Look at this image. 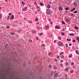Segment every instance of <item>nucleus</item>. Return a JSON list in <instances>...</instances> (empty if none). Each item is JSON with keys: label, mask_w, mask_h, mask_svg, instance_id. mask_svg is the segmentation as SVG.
<instances>
[{"label": "nucleus", "mask_w": 79, "mask_h": 79, "mask_svg": "<svg viewBox=\"0 0 79 79\" xmlns=\"http://www.w3.org/2000/svg\"><path fill=\"white\" fill-rule=\"evenodd\" d=\"M14 15H12L10 19H14Z\"/></svg>", "instance_id": "obj_4"}, {"label": "nucleus", "mask_w": 79, "mask_h": 79, "mask_svg": "<svg viewBox=\"0 0 79 79\" xmlns=\"http://www.w3.org/2000/svg\"><path fill=\"white\" fill-rule=\"evenodd\" d=\"M73 9L74 11V10H76V8H73Z\"/></svg>", "instance_id": "obj_56"}, {"label": "nucleus", "mask_w": 79, "mask_h": 79, "mask_svg": "<svg viewBox=\"0 0 79 79\" xmlns=\"http://www.w3.org/2000/svg\"><path fill=\"white\" fill-rule=\"evenodd\" d=\"M49 68H51V67H52V65H49Z\"/></svg>", "instance_id": "obj_46"}, {"label": "nucleus", "mask_w": 79, "mask_h": 79, "mask_svg": "<svg viewBox=\"0 0 79 79\" xmlns=\"http://www.w3.org/2000/svg\"><path fill=\"white\" fill-rule=\"evenodd\" d=\"M26 10V9H23V11H25Z\"/></svg>", "instance_id": "obj_26"}, {"label": "nucleus", "mask_w": 79, "mask_h": 79, "mask_svg": "<svg viewBox=\"0 0 79 79\" xmlns=\"http://www.w3.org/2000/svg\"><path fill=\"white\" fill-rule=\"evenodd\" d=\"M58 39L59 40H61V38L60 37H59Z\"/></svg>", "instance_id": "obj_25"}, {"label": "nucleus", "mask_w": 79, "mask_h": 79, "mask_svg": "<svg viewBox=\"0 0 79 79\" xmlns=\"http://www.w3.org/2000/svg\"><path fill=\"white\" fill-rule=\"evenodd\" d=\"M69 69V67H67V68H66V69H64V70L65 71H68Z\"/></svg>", "instance_id": "obj_5"}, {"label": "nucleus", "mask_w": 79, "mask_h": 79, "mask_svg": "<svg viewBox=\"0 0 79 79\" xmlns=\"http://www.w3.org/2000/svg\"><path fill=\"white\" fill-rule=\"evenodd\" d=\"M7 45H8V44H6L5 46L6 48V47H7Z\"/></svg>", "instance_id": "obj_60"}, {"label": "nucleus", "mask_w": 79, "mask_h": 79, "mask_svg": "<svg viewBox=\"0 0 79 79\" xmlns=\"http://www.w3.org/2000/svg\"><path fill=\"white\" fill-rule=\"evenodd\" d=\"M73 11H74L73 9H72V10H71V12H73Z\"/></svg>", "instance_id": "obj_61"}, {"label": "nucleus", "mask_w": 79, "mask_h": 79, "mask_svg": "<svg viewBox=\"0 0 79 79\" xmlns=\"http://www.w3.org/2000/svg\"><path fill=\"white\" fill-rule=\"evenodd\" d=\"M73 11H74L73 9H72V10H71V12H73Z\"/></svg>", "instance_id": "obj_63"}, {"label": "nucleus", "mask_w": 79, "mask_h": 79, "mask_svg": "<svg viewBox=\"0 0 79 79\" xmlns=\"http://www.w3.org/2000/svg\"><path fill=\"white\" fill-rule=\"evenodd\" d=\"M73 11H74L73 9H72V10H71V12H73Z\"/></svg>", "instance_id": "obj_62"}, {"label": "nucleus", "mask_w": 79, "mask_h": 79, "mask_svg": "<svg viewBox=\"0 0 79 79\" xmlns=\"http://www.w3.org/2000/svg\"><path fill=\"white\" fill-rule=\"evenodd\" d=\"M70 15H71V16H73V15H73V14H70Z\"/></svg>", "instance_id": "obj_59"}, {"label": "nucleus", "mask_w": 79, "mask_h": 79, "mask_svg": "<svg viewBox=\"0 0 79 79\" xmlns=\"http://www.w3.org/2000/svg\"><path fill=\"white\" fill-rule=\"evenodd\" d=\"M46 13L48 15H50V11L49 10L47 9L46 10Z\"/></svg>", "instance_id": "obj_2"}, {"label": "nucleus", "mask_w": 79, "mask_h": 79, "mask_svg": "<svg viewBox=\"0 0 79 79\" xmlns=\"http://www.w3.org/2000/svg\"><path fill=\"white\" fill-rule=\"evenodd\" d=\"M48 37H52V34L51 33H49L48 34Z\"/></svg>", "instance_id": "obj_3"}, {"label": "nucleus", "mask_w": 79, "mask_h": 79, "mask_svg": "<svg viewBox=\"0 0 79 79\" xmlns=\"http://www.w3.org/2000/svg\"><path fill=\"white\" fill-rule=\"evenodd\" d=\"M59 10L60 11L62 10V8L61 7H59Z\"/></svg>", "instance_id": "obj_11"}, {"label": "nucleus", "mask_w": 79, "mask_h": 79, "mask_svg": "<svg viewBox=\"0 0 79 79\" xmlns=\"http://www.w3.org/2000/svg\"><path fill=\"white\" fill-rule=\"evenodd\" d=\"M68 9H69V8L68 7L66 8L65 9V10H68Z\"/></svg>", "instance_id": "obj_34"}, {"label": "nucleus", "mask_w": 79, "mask_h": 79, "mask_svg": "<svg viewBox=\"0 0 79 79\" xmlns=\"http://www.w3.org/2000/svg\"><path fill=\"white\" fill-rule=\"evenodd\" d=\"M77 40H78V42H79V37H77Z\"/></svg>", "instance_id": "obj_31"}, {"label": "nucleus", "mask_w": 79, "mask_h": 79, "mask_svg": "<svg viewBox=\"0 0 79 79\" xmlns=\"http://www.w3.org/2000/svg\"><path fill=\"white\" fill-rule=\"evenodd\" d=\"M39 34L40 35H42L43 34V33H39Z\"/></svg>", "instance_id": "obj_30"}, {"label": "nucleus", "mask_w": 79, "mask_h": 79, "mask_svg": "<svg viewBox=\"0 0 79 79\" xmlns=\"http://www.w3.org/2000/svg\"><path fill=\"white\" fill-rule=\"evenodd\" d=\"M72 56H73V55L72 54L70 56H69V58H71Z\"/></svg>", "instance_id": "obj_19"}, {"label": "nucleus", "mask_w": 79, "mask_h": 79, "mask_svg": "<svg viewBox=\"0 0 79 79\" xmlns=\"http://www.w3.org/2000/svg\"><path fill=\"white\" fill-rule=\"evenodd\" d=\"M54 69H57V68L56 67H53Z\"/></svg>", "instance_id": "obj_40"}, {"label": "nucleus", "mask_w": 79, "mask_h": 79, "mask_svg": "<svg viewBox=\"0 0 79 79\" xmlns=\"http://www.w3.org/2000/svg\"><path fill=\"white\" fill-rule=\"evenodd\" d=\"M75 29H78L79 28H78V27H77L75 26Z\"/></svg>", "instance_id": "obj_18"}, {"label": "nucleus", "mask_w": 79, "mask_h": 79, "mask_svg": "<svg viewBox=\"0 0 79 79\" xmlns=\"http://www.w3.org/2000/svg\"><path fill=\"white\" fill-rule=\"evenodd\" d=\"M40 6H44V4H43V3H42V2H40Z\"/></svg>", "instance_id": "obj_13"}, {"label": "nucleus", "mask_w": 79, "mask_h": 79, "mask_svg": "<svg viewBox=\"0 0 79 79\" xmlns=\"http://www.w3.org/2000/svg\"><path fill=\"white\" fill-rule=\"evenodd\" d=\"M22 3L23 4V5H24V2H22Z\"/></svg>", "instance_id": "obj_39"}, {"label": "nucleus", "mask_w": 79, "mask_h": 79, "mask_svg": "<svg viewBox=\"0 0 79 79\" xmlns=\"http://www.w3.org/2000/svg\"><path fill=\"white\" fill-rule=\"evenodd\" d=\"M60 63H61L62 62H63V60H61L60 61Z\"/></svg>", "instance_id": "obj_50"}, {"label": "nucleus", "mask_w": 79, "mask_h": 79, "mask_svg": "<svg viewBox=\"0 0 79 79\" xmlns=\"http://www.w3.org/2000/svg\"><path fill=\"white\" fill-rule=\"evenodd\" d=\"M55 27L56 29H60V27L58 26H56Z\"/></svg>", "instance_id": "obj_7"}, {"label": "nucleus", "mask_w": 79, "mask_h": 79, "mask_svg": "<svg viewBox=\"0 0 79 79\" xmlns=\"http://www.w3.org/2000/svg\"><path fill=\"white\" fill-rule=\"evenodd\" d=\"M58 45H59V46H62L63 45L62 42L60 41H59L58 43Z\"/></svg>", "instance_id": "obj_1"}, {"label": "nucleus", "mask_w": 79, "mask_h": 79, "mask_svg": "<svg viewBox=\"0 0 79 79\" xmlns=\"http://www.w3.org/2000/svg\"><path fill=\"white\" fill-rule=\"evenodd\" d=\"M65 45H66V47H67V48H68V45L67 44H65Z\"/></svg>", "instance_id": "obj_38"}, {"label": "nucleus", "mask_w": 79, "mask_h": 79, "mask_svg": "<svg viewBox=\"0 0 79 79\" xmlns=\"http://www.w3.org/2000/svg\"><path fill=\"white\" fill-rule=\"evenodd\" d=\"M36 39L37 40H39V38H38V37H36Z\"/></svg>", "instance_id": "obj_45"}, {"label": "nucleus", "mask_w": 79, "mask_h": 79, "mask_svg": "<svg viewBox=\"0 0 79 79\" xmlns=\"http://www.w3.org/2000/svg\"><path fill=\"white\" fill-rule=\"evenodd\" d=\"M24 8L25 9H26V10H27V6H25Z\"/></svg>", "instance_id": "obj_48"}, {"label": "nucleus", "mask_w": 79, "mask_h": 79, "mask_svg": "<svg viewBox=\"0 0 79 79\" xmlns=\"http://www.w3.org/2000/svg\"><path fill=\"white\" fill-rule=\"evenodd\" d=\"M29 23H30V24H32V21H31V20H30L29 21Z\"/></svg>", "instance_id": "obj_32"}, {"label": "nucleus", "mask_w": 79, "mask_h": 79, "mask_svg": "<svg viewBox=\"0 0 79 79\" xmlns=\"http://www.w3.org/2000/svg\"><path fill=\"white\" fill-rule=\"evenodd\" d=\"M74 73V71H73V70H71L70 71L71 73Z\"/></svg>", "instance_id": "obj_33"}, {"label": "nucleus", "mask_w": 79, "mask_h": 79, "mask_svg": "<svg viewBox=\"0 0 79 79\" xmlns=\"http://www.w3.org/2000/svg\"><path fill=\"white\" fill-rule=\"evenodd\" d=\"M22 31V29L19 30L18 31V33H19L20 32H21Z\"/></svg>", "instance_id": "obj_15"}, {"label": "nucleus", "mask_w": 79, "mask_h": 79, "mask_svg": "<svg viewBox=\"0 0 79 79\" xmlns=\"http://www.w3.org/2000/svg\"><path fill=\"white\" fill-rule=\"evenodd\" d=\"M48 8H50V6L49 5H48Z\"/></svg>", "instance_id": "obj_22"}, {"label": "nucleus", "mask_w": 79, "mask_h": 79, "mask_svg": "<svg viewBox=\"0 0 79 79\" xmlns=\"http://www.w3.org/2000/svg\"><path fill=\"white\" fill-rule=\"evenodd\" d=\"M63 53H64V52H61L60 54V55H63Z\"/></svg>", "instance_id": "obj_20"}, {"label": "nucleus", "mask_w": 79, "mask_h": 79, "mask_svg": "<svg viewBox=\"0 0 79 79\" xmlns=\"http://www.w3.org/2000/svg\"><path fill=\"white\" fill-rule=\"evenodd\" d=\"M7 29H9V28H10V27H9V26L7 27Z\"/></svg>", "instance_id": "obj_58"}, {"label": "nucleus", "mask_w": 79, "mask_h": 79, "mask_svg": "<svg viewBox=\"0 0 79 79\" xmlns=\"http://www.w3.org/2000/svg\"><path fill=\"white\" fill-rule=\"evenodd\" d=\"M73 42H76V40H73Z\"/></svg>", "instance_id": "obj_37"}, {"label": "nucleus", "mask_w": 79, "mask_h": 79, "mask_svg": "<svg viewBox=\"0 0 79 79\" xmlns=\"http://www.w3.org/2000/svg\"><path fill=\"white\" fill-rule=\"evenodd\" d=\"M66 20L67 21V22H69V20L67 18L66 19Z\"/></svg>", "instance_id": "obj_14"}, {"label": "nucleus", "mask_w": 79, "mask_h": 79, "mask_svg": "<svg viewBox=\"0 0 79 79\" xmlns=\"http://www.w3.org/2000/svg\"><path fill=\"white\" fill-rule=\"evenodd\" d=\"M61 58H64V55H62L61 56Z\"/></svg>", "instance_id": "obj_24"}, {"label": "nucleus", "mask_w": 79, "mask_h": 79, "mask_svg": "<svg viewBox=\"0 0 79 79\" xmlns=\"http://www.w3.org/2000/svg\"><path fill=\"white\" fill-rule=\"evenodd\" d=\"M62 23L63 24H65V23H64V21H62Z\"/></svg>", "instance_id": "obj_21"}, {"label": "nucleus", "mask_w": 79, "mask_h": 79, "mask_svg": "<svg viewBox=\"0 0 79 79\" xmlns=\"http://www.w3.org/2000/svg\"><path fill=\"white\" fill-rule=\"evenodd\" d=\"M9 15L10 16H11V13H9Z\"/></svg>", "instance_id": "obj_51"}, {"label": "nucleus", "mask_w": 79, "mask_h": 79, "mask_svg": "<svg viewBox=\"0 0 79 79\" xmlns=\"http://www.w3.org/2000/svg\"><path fill=\"white\" fill-rule=\"evenodd\" d=\"M65 30V29L64 28H63L62 29V31H64Z\"/></svg>", "instance_id": "obj_53"}, {"label": "nucleus", "mask_w": 79, "mask_h": 79, "mask_svg": "<svg viewBox=\"0 0 79 79\" xmlns=\"http://www.w3.org/2000/svg\"><path fill=\"white\" fill-rule=\"evenodd\" d=\"M54 76L55 77H56L58 76V74L55 73L54 75Z\"/></svg>", "instance_id": "obj_9"}, {"label": "nucleus", "mask_w": 79, "mask_h": 79, "mask_svg": "<svg viewBox=\"0 0 79 79\" xmlns=\"http://www.w3.org/2000/svg\"><path fill=\"white\" fill-rule=\"evenodd\" d=\"M67 41H71V39H67Z\"/></svg>", "instance_id": "obj_23"}, {"label": "nucleus", "mask_w": 79, "mask_h": 79, "mask_svg": "<svg viewBox=\"0 0 79 79\" xmlns=\"http://www.w3.org/2000/svg\"><path fill=\"white\" fill-rule=\"evenodd\" d=\"M9 18H10V16H8L7 18V20H8V19H9Z\"/></svg>", "instance_id": "obj_42"}, {"label": "nucleus", "mask_w": 79, "mask_h": 79, "mask_svg": "<svg viewBox=\"0 0 79 79\" xmlns=\"http://www.w3.org/2000/svg\"><path fill=\"white\" fill-rule=\"evenodd\" d=\"M56 40H55L54 41V43H56Z\"/></svg>", "instance_id": "obj_54"}, {"label": "nucleus", "mask_w": 79, "mask_h": 79, "mask_svg": "<svg viewBox=\"0 0 79 79\" xmlns=\"http://www.w3.org/2000/svg\"><path fill=\"white\" fill-rule=\"evenodd\" d=\"M11 35H14V34H15V33H14V32H11Z\"/></svg>", "instance_id": "obj_29"}, {"label": "nucleus", "mask_w": 79, "mask_h": 79, "mask_svg": "<svg viewBox=\"0 0 79 79\" xmlns=\"http://www.w3.org/2000/svg\"><path fill=\"white\" fill-rule=\"evenodd\" d=\"M52 54V52H50L49 53H48V55H50Z\"/></svg>", "instance_id": "obj_35"}, {"label": "nucleus", "mask_w": 79, "mask_h": 79, "mask_svg": "<svg viewBox=\"0 0 79 79\" xmlns=\"http://www.w3.org/2000/svg\"><path fill=\"white\" fill-rule=\"evenodd\" d=\"M64 64L65 66H68L69 64L68 63V62H66Z\"/></svg>", "instance_id": "obj_10"}, {"label": "nucleus", "mask_w": 79, "mask_h": 79, "mask_svg": "<svg viewBox=\"0 0 79 79\" xmlns=\"http://www.w3.org/2000/svg\"><path fill=\"white\" fill-rule=\"evenodd\" d=\"M57 58H58V59L60 58V57L59 56H57Z\"/></svg>", "instance_id": "obj_49"}, {"label": "nucleus", "mask_w": 79, "mask_h": 79, "mask_svg": "<svg viewBox=\"0 0 79 79\" xmlns=\"http://www.w3.org/2000/svg\"><path fill=\"white\" fill-rule=\"evenodd\" d=\"M32 33H35L36 32V31L35 30V31H32Z\"/></svg>", "instance_id": "obj_16"}, {"label": "nucleus", "mask_w": 79, "mask_h": 79, "mask_svg": "<svg viewBox=\"0 0 79 79\" xmlns=\"http://www.w3.org/2000/svg\"><path fill=\"white\" fill-rule=\"evenodd\" d=\"M2 17V14L0 13V18H1Z\"/></svg>", "instance_id": "obj_27"}, {"label": "nucleus", "mask_w": 79, "mask_h": 79, "mask_svg": "<svg viewBox=\"0 0 79 79\" xmlns=\"http://www.w3.org/2000/svg\"><path fill=\"white\" fill-rule=\"evenodd\" d=\"M61 35H64V33H63V32H62L61 33Z\"/></svg>", "instance_id": "obj_28"}, {"label": "nucleus", "mask_w": 79, "mask_h": 79, "mask_svg": "<svg viewBox=\"0 0 79 79\" xmlns=\"http://www.w3.org/2000/svg\"><path fill=\"white\" fill-rule=\"evenodd\" d=\"M37 29H40V27H37Z\"/></svg>", "instance_id": "obj_57"}, {"label": "nucleus", "mask_w": 79, "mask_h": 79, "mask_svg": "<svg viewBox=\"0 0 79 79\" xmlns=\"http://www.w3.org/2000/svg\"><path fill=\"white\" fill-rule=\"evenodd\" d=\"M69 46H71V45H72V44H69Z\"/></svg>", "instance_id": "obj_55"}, {"label": "nucleus", "mask_w": 79, "mask_h": 79, "mask_svg": "<svg viewBox=\"0 0 79 79\" xmlns=\"http://www.w3.org/2000/svg\"><path fill=\"white\" fill-rule=\"evenodd\" d=\"M29 42H32V40H29Z\"/></svg>", "instance_id": "obj_41"}, {"label": "nucleus", "mask_w": 79, "mask_h": 79, "mask_svg": "<svg viewBox=\"0 0 79 79\" xmlns=\"http://www.w3.org/2000/svg\"><path fill=\"white\" fill-rule=\"evenodd\" d=\"M74 13H77V11L75 10L74 12Z\"/></svg>", "instance_id": "obj_43"}, {"label": "nucleus", "mask_w": 79, "mask_h": 79, "mask_svg": "<svg viewBox=\"0 0 79 79\" xmlns=\"http://www.w3.org/2000/svg\"><path fill=\"white\" fill-rule=\"evenodd\" d=\"M35 21H38V19L37 18H36L35 19Z\"/></svg>", "instance_id": "obj_36"}, {"label": "nucleus", "mask_w": 79, "mask_h": 79, "mask_svg": "<svg viewBox=\"0 0 79 79\" xmlns=\"http://www.w3.org/2000/svg\"><path fill=\"white\" fill-rule=\"evenodd\" d=\"M48 21H49L50 22V21H51V19H49Z\"/></svg>", "instance_id": "obj_47"}, {"label": "nucleus", "mask_w": 79, "mask_h": 79, "mask_svg": "<svg viewBox=\"0 0 79 79\" xmlns=\"http://www.w3.org/2000/svg\"><path fill=\"white\" fill-rule=\"evenodd\" d=\"M37 24H39V22H37Z\"/></svg>", "instance_id": "obj_64"}, {"label": "nucleus", "mask_w": 79, "mask_h": 79, "mask_svg": "<svg viewBox=\"0 0 79 79\" xmlns=\"http://www.w3.org/2000/svg\"><path fill=\"white\" fill-rule=\"evenodd\" d=\"M75 52H76V53H77V55L79 54V53H78V51H77V50H76L75 51Z\"/></svg>", "instance_id": "obj_17"}, {"label": "nucleus", "mask_w": 79, "mask_h": 79, "mask_svg": "<svg viewBox=\"0 0 79 79\" xmlns=\"http://www.w3.org/2000/svg\"><path fill=\"white\" fill-rule=\"evenodd\" d=\"M73 4H74V6H77V3L75 2H74L73 3Z\"/></svg>", "instance_id": "obj_12"}, {"label": "nucleus", "mask_w": 79, "mask_h": 79, "mask_svg": "<svg viewBox=\"0 0 79 79\" xmlns=\"http://www.w3.org/2000/svg\"><path fill=\"white\" fill-rule=\"evenodd\" d=\"M69 35H70L71 36H73V35H74V34L73 33L69 34Z\"/></svg>", "instance_id": "obj_8"}, {"label": "nucleus", "mask_w": 79, "mask_h": 79, "mask_svg": "<svg viewBox=\"0 0 79 79\" xmlns=\"http://www.w3.org/2000/svg\"><path fill=\"white\" fill-rule=\"evenodd\" d=\"M74 65V63L72 62L71 63V65Z\"/></svg>", "instance_id": "obj_52"}, {"label": "nucleus", "mask_w": 79, "mask_h": 79, "mask_svg": "<svg viewBox=\"0 0 79 79\" xmlns=\"http://www.w3.org/2000/svg\"><path fill=\"white\" fill-rule=\"evenodd\" d=\"M54 60H55V61H58V60H57V59H54Z\"/></svg>", "instance_id": "obj_44"}, {"label": "nucleus", "mask_w": 79, "mask_h": 79, "mask_svg": "<svg viewBox=\"0 0 79 79\" xmlns=\"http://www.w3.org/2000/svg\"><path fill=\"white\" fill-rule=\"evenodd\" d=\"M48 27H49V26L48 25L46 26L45 27L46 29H48Z\"/></svg>", "instance_id": "obj_6"}]
</instances>
